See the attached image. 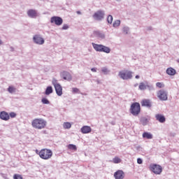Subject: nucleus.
<instances>
[{"instance_id": "obj_10", "label": "nucleus", "mask_w": 179, "mask_h": 179, "mask_svg": "<svg viewBox=\"0 0 179 179\" xmlns=\"http://www.w3.org/2000/svg\"><path fill=\"white\" fill-rule=\"evenodd\" d=\"M50 23H55L56 26H61L64 23V20L61 17L53 16L50 18Z\"/></svg>"}, {"instance_id": "obj_3", "label": "nucleus", "mask_w": 179, "mask_h": 179, "mask_svg": "<svg viewBox=\"0 0 179 179\" xmlns=\"http://www.w3.org/2000/svg\"><path fill=\"white\" fill-rule=\"evenodd\" d=\"M40 158L43 159V160H48L52 157V151L48 149H43L38 153Z\"/></svg>"}, {"instance_id": "obj_34", "label": "nucleus", "mask_w": 179, "mask_h": 179, "mask_svg": "<svg viewBox=\"0 0 179 179\" xmlns=\"http://www.w3.org/2000/svg\"><path fill=\"white\" fill-rule=\"evenodd\" d=\"M68 148H69L71 150H77L76 145H73V144H69V145H68Z\"/></svg>"}, {"instance_id": "obj_17", "label": "nucleus", "mask_w": 179, "mask_h": 179, "mask_svg": "<svg viewBox=\"0 0 179 179\" xmlns=\"http://www.w3.org/2000/svg\"><path fill=\"white\" fill-rule=\"evenodd\" d=\"M155 118L157 121H159V122H161V124L166 122V117L162 114L155 115Z\"/></svg>"}, {"instance_id": "obj_8", "label": "nucleus", "mask_w": 179, "mask_h": 179, "mask_svg": "<svg viewBox=\"0 0 179 179\" xmlns=\"http://www.w3.org/2000/svg\"><path fill=\"white\" fill-rule=\"evenodd\" d=\"M105 15L106 13H104L103 10H99L94 13V14L93 15V18L94 19V20H98L99 22H100L103 20V19H104Z\"/></svg>"}, {"instance_id": "obj_16", "label": "nucleus", "mask_w": 179, "mask_h": 179, "mask_svg": "<svg viewBox=\"0 0 179 179\" xmlns=\"http://www.w3.org/2000/svg\"><path fill=\"white\" fill-rule=\"evenodd\" d=\"M0 118L1 120H3V121H9V119H10L9 113H8L6 111H1L0 113Z\"/></svg>"}, {"instance_id": "obj_37", "label": "nucleus", "mask_w": 179, "mask_h": 179, "mask_svg": "<svg viewBox=\"0 0 179 179\" xmlns=\"http://www.w3.org/2000/svg\"><path fill=\"white\" fill-rule=\"evenodd\" d=\"M14 179H23V177L19 174H15L13 176Z\"/></svg>"}, {"instance_id": "obj_6", "label": "nucleus", "mask_w": 179, "mask_h": 179, "mask_svg": "<svg viewBox=\"0 0 179 179\" xmlns=\"http://www.w3.org/2000/svg\"><path fill=\"white\" fill-rule=\"evenodd\" d=\"M118 75L120 79H123V80H128L129 79H132V72L129 71H120Z\"/></svg>"}, {"instance_id": "obj_23", "label": "nucleus", "mask_w": 179, "mask_h": 179, "mask_svg": "<svg viewBox=\"0 0 179 179\" xmlns=\"http://www.w3.org/2000/svg\"><path fill=\"white\" fill-rule=\"evenodd\" d=\"M52 92H53L52 87L48 86V87H47V88L45 91V94H46V96H50V94H51V93H52Z\"/></svg>"}, {"instance_id": "obj_35", "label": "nucleus", "mask_w": 179, "mask_h": 179, "mask_svg": "<svg viewBox=\"0 0 179 179\" xmlns=\"http://www.w3.org/2000/svg\"><path fill=\"white\" fill-rule=\"evenodd\" d=\"M146 89H148L150 92H152V90H155V87H153V85H150L148 84H146Z\"/></svg>"}, {"instance_id": "obj_43", "label": "nucleus", "mask_w": 179, "mask_h": 179, "mask_svg": "<svg viewBox=\"0 0 179 179\" xmlns=\"http://www.w3.org/2000/svg\"><path fill=\"white\" fill-rule=\"evenodd\" d=\"M10 50L11 52H13V51H15V48L12 46L10 48Z\"/></svg>"}, {"instance_id": "obj_21", "label": "nucleus", "mask_w": 179, "mask_h": 179, "mask_svg": "<svg viewBox=\"0 0 179 179\" xmlns=\"http://www.w3.org/2000/svg\"><path fill=\"white\" fill-rule=\"evenodd\" d=\"M166 73L170 76H174V75L176 73V69L170 67L166 69Z\"/></svg>"}, {"instance_id": "obj_22", "label": "nucleus", "mask_w": 179, "mask_h": 179, "mask_svg": "<svg viewBox=\"0 0 179 179\" xmlns=\"http://www.w3.org/2000/svg\"><path fill=\"white\" fill-rule=\"evenodd\" d=\"M143 138H146V139H153V134L149 132H144L143 134Z\"/></svg>"}, {"instance_id": "obj_7", "label": "nucleus", "mask_w": 179, "mask_h": 179, "mask_svg": "<svg viewBox=\"0 0 179 179\" xmlns=\"http://www.w3.org/2000/svg\"><path fill=\"white\" fill-rule=\"evenodd\" d=\"M32 40L34 44H37L38 45H43V44L45 43L44 38H42L41 35L40 34H35L33 36Z\"/></svg>"}, {"instance_id": "obj_42", "label": "nucleus", "mask_w": 179, "mask_h": 179, "mask_svg": "<svg viewBox=\"0 0 179 179\" xmlns=\"http://www.w3.org/2000/svg\"><path fill=\"white\" fill-rule=\"evenodd\" d=\"M92 72H97V70L96 68L91 69Z\"/></svg>"}, {"instance_id": "obj_14", "label": "nucleus", "mask_w": 179, "mask_h": 179, "mask_svg": "<svg viewBox=\"0 0 179 179\" xmlns=\"http://www.w3.org/2000/svg\"><path fill=\"white\" fill-rule=\"evenodd\" d=\"M61 77L64 80H68V82H71V80H72V76L68 71H63V72H62L61 73Z\"/></svg>"}, {"instance_id": "obj_36", "label": "nucleus", "mask_w": 179, "mask_h": 179, "mask_svg": "<svg viewBox=\"0 0 179 179\" xmlns=\"http://www.w3.org/2000/svg\"><path fill=\"white\" fill-rule=\"evenodd\" d=\"M156 86H157V87L162 89V87H164V84L163 83H157Z\"/></svg>"}, {"instance_id": "obj_38", "label": "nucleus", "mask_w": 179, "mask_h": 179, "mask_svg": "<svg viewBox=\"0 0 179 179\" xmlns=\"http://www.w3.org/2000/svg\"><path fill=\"white\" fill-rule=\"evenodd\" d=\"M9 117H10V118H15V117H16V113H14V112H11V113H10V114H9Z\"/></svg>"}, {"instance_id": "obj_45", "label": "nucleus", "mask_w": 179, "mask_h": 179, "mask_svg": "<svg viewBox=\"0 0 179 179\" xmlns=\"http://www.w3.org/2000/svg\"><path fill=\"white\" fill-rule=\"evenodd\" d=\"M77 15H82V12L80 11H76Z\"/></svg>"}, {"instance_id": "obj_4", "label": "nucleus", "mask_w": 179, "mask_h": 179, "mask_svg": "<svg viewBox=\"0 0 179 179\" xmlns=\"http://www.w3.org/2000/svg\"><path fill=\"white\" fill-rule=\"evenodd\" d=\"M130 113L134 116L139 115L141 113V104L138 102L133 103L130 107Z\"/></svg>"}, {"instance_id": "obj_26", "label": "nucleus", "mask_w": 179, "mask_h": 179, "mask_svg": "<svg viewBox=\"0 0 179 179\" xmlns=\"http://www.w3.org/2000/svg\"><path fill=\"white\" fill-rule=\"evenodd\" d=\"M101 71L104 75H108V73L110 72V70H108L107 67H102Z\"/></svg>"}, {"instance_id": "obj_30", "label": "nucleus", "mask_w": 179, "mask_h": 179, "mask_svg": "<svg viewBox=\"0 0 179 179\" xmlns=\"http://www.w3.org/2000/svg\"><path fill=\"white\" fill-rule=\"evenodd\" d=\"M113 15H109L107 17V22L108 23H109V24H111L113 23Z\"/></svg>"}, {"instance_id": "obj_25", "label": "nucleus", "mask_w": 179, "mask_h": 179, "mask_svg": "<svg viewBox=\"0 0 179 179\" xmlns=\"http://www.w3.org/2000/svg\"><path fill=\"white\" fill-rule=\"evenodd\" d=\"M63 127L64 128V129H70V128L72 127V124H71L70 122H64L63 124Z\"/></svg>"}, {"instance_id": "obj_48", "label": "nucleus", "mask_w": 179, "mask_h": 179, "mask_svg": "<svg viewBox=\"0 0 179 179\" xmlns=\"http://www.w3.org/2000/svg\"><path fill=\"white\" fill-rule=\"evenodd\" d=\"M134 86H135V87H136L138 86V84H136Z\"/></svg>"}, {"instance_id": "obj_39", "label": "nucleus", "mask_w": 179, "mask_h": 179, "mask_svg": "<svg viewBox=\"0 0 179 179\" xmlns=\"http://www.w3.org/2000/svg\"><path fill=\"white\" fill-rule=\"evenodd\" d=\"M62 29V30H68V29H69V26H68L66 24H64Z\"/></svg>"}, {"instance_id": "obj_28", "label": "nucleus", "mask_w": 179, "mask_h": 179, "mask_svg": "<svg viewBox=\"0 0 179 179\" xmlns=\"http://www.w3.org/2000/svg\"><path fill=\"white\" fill-rule=\"evenodd\" d=\"M120 24H121V20H117L113 22V27H118Z\"/></svg>"}, {"instance_id": "obj_5", "label": "nucleus", "mask_w": 179, "mask_h": 179, "mask_svg": "<svg viewBox=\"0 0 179 179\" xmlns=\"http://www.w3.org/2000/svg\"><path fill=\"white\" fill-rule=\"evenodd\" d=\"M52 83L55 87L56 94H57V96H62V86H61V84L59 83L58 80H57L55 78H53Z\"/></svg>"}, {"instance_id": "obj_11", "label": "nucleus", "mask_w": 179, "mask_h": 179, "mask_svg": "<svg viewBox=\"0 0 179 179\" xmlns=\"http://www.w3.org/2000/svg\"><path fill=\"white\" fill-rule=\"evenodd\" d=\"M157 97L161 100V101H166L168 99L167 97V92L164 90H161L157 92Z\"/></svg>"}, {"instance_id": "obj_1", "label": "nucleus", "mask_w": 179, "mask_h": 179, "mask_svg": "<svg viewBox=\"0 0 179 179\" xmlns=\"http://www.w3.org/2000/svg\"><path fill=\"white\" fill-rule=\"evenodd\" d=\"M92 45L97 52H106V54H110L111 52V49L106 45L94 43H92Z\"/></svg>"}, {"instance_id": "obj_9", "label": "nucleus", "mask_w": 179, "mask_h": 179, "mask_svg": "<svg viewBox=\"0 0 179 179\" xmlns=\"http://www.w3.org/2000/svg\"><path fill=\"white\" fill-rule=\"evenodd\" d=\"M150 170L155 174H161L162 171H163V169L162 168V166L157 164L150 165Z\"/></svg>"}, {"instance_id": "obj_18", "label": "nucleus", "mask_w": 179, "mask_h": 179, "mask_svg": "<svg viewBox=\"0 0 179 179\" xmlns=\"http://www.w3.org/2000/svg\"><path fill=\"white\" fill-rule=\"evenodd\" d=\"M80 131L82 134H90V132H92V127L90 126H83L81 129Z\"/></svg>"}, {"instance_id": "obj_2", "label": "nucleus", "mask_w": 179, "mask_h": 179, "mask_svg": "<svg viewBox=\"0 0 179 179\" xmlns=\"http://www.w3.org/2000/svg\"><path fill=\"white\" fill-rule=\"evenodd\" d=\"M31 125L33 128H36V129H43V128H45L47 122L41 118L34 119L31 122Z\"/></svg>"}, {"instance_id": "obj_13", "label": "nucleus", "mask_w": 179, "mask_h": 179, "mask_svg": "<svg viewBox=\"0 0 179 179\" xmlns=\"http://www.w3.org/2000/svg\"><path fill=\"white\" fill-rule=\"evenodd\" d=\"M27 15L31 19H36L38 16V13H37V10L29 9L27 10Z\"/></svg>"}, {"instance_id": "obj_12", "label": "nucleus", "mask_w": 179, "mask_h": 179, "mask_svg": "<svg viewBox=\"0 0 179 179\" xmlns=\"http://www.w3.org/2000/svg\"><path fill=\"white\" fill-rule=\"evenodd\" d=\"M93 34L96 38H98V40L106 39V34H104L103 31H94Z\"/></svg>"}, {"instance_id": "obj_24", "label": "nucleus", "mask_w": 179, "mask_h": 179, "mask_svg": "<svg viewBox=\"0 0 179 179\" xmlns=\"http://www.w3.org/2000/svg\"><path fill=\"white\" fill-rule=\"evenodd\" d=\"M122 32L124 34H129L131 32H130V29L129 27H124L122 28Z\"/></svg>"}, {"instance_id": "obj_33", "label": "nucleus", "mask_w": 179, "mask_h": 179, "mask_svg": "<svg viewBox=\"0 0 179 179\" xmlns=\"http://www.w3.org/2000/svg\"><path fill=\"white\" fill-rule=\"evenodd\" d=\"M41 103L43 104H50V101L47 98H42Z\"/></svg>"}, {"instance_id": "obj_40", "label": "nucleus", "mask_w": 179, "mask_h": 179, "mask_svg": "<svg viewBox=\"0 0 179 179\" xmlns=\"http://www.w3.org/2000/svg\"><path fill=\"white\" fill-rule=\"evenodd\" d=\"M137 163H138V164H142V163H143V161L142 160V159L138 158Z\"/></svg>"}, {"instance_id": "obj_44", "label": "nucleus", "mask_w": 179, "mask_h": 179, "mask_svg": "<svg viewBox=\"0 0 179 179\" xmlns=\"http://www.w3.org/2000/svg\"><path fill=\"white\" fill-rule=\"evenodd\" d=\"M1 45H3V41H2L1 40V38H0V47H1Z\"/></svg>"}, {"instance_id": "obj_20", "label": "nucleus", "mask_w": 179, "mask_h": 179, "mask_svg": "<svg viewBox=\"0 0 179 179\" xmlns=\"http://www.w3.org/2000/svg\"><path fill=\"white\" fill-rule=\"evenodd\" d=\"M149 121H150V119L146 117H142L140 120V122H141L143 127L148 125V124L149 123Z\"/></svg>"}, {"instance_id": "obj_27", "label": "nucleus", "mask_w": 179, "mask_h": 179, "mask_svg": "<svg viewBox=\"0 0 179 179\" xmlns=\"http://www.w3.org/2000/svg\"><path fill=\"white\" fill-rule=\"evenodd\" d=\"M8 93H11V94L16 93V88L12 86H9L8 88Z\"/></svg>"}, {"instance_id": "obj_29", "label": "nucleus", "mask_w": 179, "mask_h": 179, "mask_svg": "<svg viewBox=\"0 0 179 179\" xmlns=\"http://www.w3.org/2000/svg\"><path fill=\"white\" fill-rule=\"evenodd\" d=\"M138 89H140V90H146V84L145 85V83H141Z\"/></svg>"}, {"instance_id": "obj_41", "label": "nucleus", "mask_w": 179, "mask_h": 179, "mask_svg": "<svg viewBox=\"0 0 179 179\" xmlns=\"http://www.w3.org/2000/svg\"><path fill=\"white\" fill-rule=\"evenodd\" d=\"M94 82H96L97 85H100V83H101V82L99 80H94Z\"/></svg>"}, {"instance_id": "obj_15", "label": "nucleus", "mask_w": 179, "mask_h": 179, "mask_svg": "<svg viewBox=\"0 0 179 179\" xmlns=\"http://www.w3.org/2000/svg\"><path fill=\"white\" fill-rule=\"evenodd\" d=\"M114 177L115 179H124V178L125 177V173H124V171L118 170L115 172Z\"/></svg>"}, {"instance_id": "obj_32", "label": "nucleus", "mask_w": 179, "mask_h": 179, "mask_svg": "<svg viewBox=\"0 0 179 179\" xmlns=\"http://www.w3.org/2000/svg\"><path fill=\"white\" fill-rule=\"evenodd\" d=\"M113 162L117 164L118 163H121V159L118 158V157H115V158L113 159Z\"/></svg>"}, {"instance_id": "obj_46", "label": "nucleus", "mask_w": 179, "mask_h": 179, "mask_svg": "<svg viewBox=\"0 0 179 179\" xmlns=\"http://www.w3.org/2000/svg\"><path fill=\"white\" fill-rule=\"evenodd\" d=\"M135 78H136V79H139L140 76H139V75H136Z\"/></svg>"}, {"instance_id": "obj_19", "label": "nucleus", "mask_w": 179, "mask_h": 179, "mask_svg": "<svg viewBox=\"0 0 179 179\" xmlns=\"http://www.w3.org/2000/svg\"><path fill=\"white\" fill-rule=\"evenodd\" d=\"M141 106L143 107H148V108H150L152 107V104L150 103V100L149 99H144L141 102Z\"/></svg>"}, {"instance_id": "obj_49", "label": "nucleus", "mask_w": 179, "mask_h": 179, "mask_svg": "<svg viewBox=\"0 0 179 179\" xmlns=\"http://www.w3.org/2000/svg\"><path fill=\"white\" fill-rule=\"evenodd\" d=\"M170 1H173V0H170Z\"/></svg>"}, {"instance_id": "obj_47", "label": "nucleus", "mask_w": 179, "mask_h": 179, "mask_svg": "<svg viewBox=\"0 0 179 179\" xmlns=\"http://www.w3.org/2000/svg\"><path fill=\"white\" fill-rule=\"evenodd\" d=\"M117 2H120L121 0H115Z\"/></svg>"}, {"instance_id": "obj_31", "label": "nucleus", "mask_w": 179, "mask_h": 179, "mask_svg": "<svg viewBox=\"0 0 179 179\" xmlns=\"http://www.w3.org/2000/svg\"><path fill=\"white\" fill-rule=\"evenodd\" d=\"M72 93L80 94V90L78 88L73 87Z\"/></svg>"}]
</instances>
